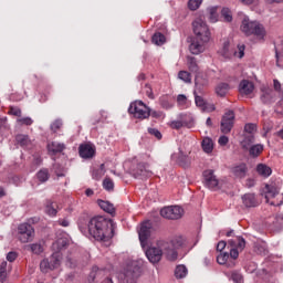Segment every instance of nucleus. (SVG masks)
Here are the masks:
<instances>
[{
    "label": "nucleus",
    "instance_id": "0e129e2a",
    "mask_svg": "<svg viewBox=\"0 0 283 283\" xmlns=\"http://www.w3.org/2000/svg\"><path fill=\"white\" fill-rule=\"evenodd\" d=\"M231 280H233V282L240 283L242 282V274L233 272L231 275Z\"/></svg>",
    "mask_w": 283,
    "mask_h": 283
},
{
    "label": "nucleus",
    "instance_id": "58836bf2",
    "mask_svg": "<svg viewBox=\"0 0 283 283\" xmlns=\"http://www.w3.org/2000/svg\"><path fill=\"white\" fill-rule=\"evenodd\" d=\"M63 127V119L56 118L53 123L50 125V129L53 134H56L61 128Z\"/></svg>",
    "mask_w": 283,
    "mask_h": 283
},
{
    "label": "nucleus",
    "instance_id": "1a4fd4ad",
    "mask_svg": "<svg viewBox=\"0 0 283 283\" xmlns=\"http://www.w3.org/2000/svg\"><path fill=\"white\" fill-rule=\"evenodd\" d=\"M228 244L231 247L229 258L232 260H238L240 258V251H243L244 247H247V241L242 237H235V239H230Z\"/></svg>",
    "mask_w": 283,
    "mask_h": 283
},
{
    "label": "nucleus",
    "instance_id": "a878e982",
    "mask_svg": "<svg viewBox=\"0 0 283 283\" xmlns=\"http://www.w3.org/2000/svg\"><path fill=\"white\" fill-rule=\"evenodd\" d=\"M248 151L251 158H258V156H260V154L264 151V145L262 144L252 145L248 148Z\"/></svg>",
    "mask_w": 283,
    "mask_h": 283
},
{
    "label": "nucleus",
    "instance_id": "5701e85b",
    "mask_svg": "<svg viewBox=\"0 0 283 283\" xmlns=\"http://www.w3.org/2000/svg\"><path fill=\"white\" fill-rule=\"evenodd\" d=\"M65 149V144L59 143V142H52L51 144H48V150L53 156H56V154H61Z\"/></svg>",
    "mask_w": 283,
    "mask_h": 283
},
{
    "label": "nucleus",
    "instance_id": "ddd939ff",
    "mask_svg": "<svg viewBox=\"0 0 283 283\" xmlns=\"http://www.w3.org/2000/svg\"><path fill=\"white\" fill-rule=\"evenodd\" d=\"M233 120H235V113L233 111H228L221 119V132L222 134H231L233 129Z\"/></svg>",
    "mask_w": 283,
    "mask_h": 283
},
{
    "label": "nucleus",
    "instance_id": "052dcab7",
    "mask_svg": "<svg viewBox=\"0 0 283 283\" xmlns=\"http://www.w3.org/2000/svg\"><path fill=\"white\" fill-rule=\"evenodd\" d=\"M263 129H264V136H266L269 134V132H271V129H273V123L272 122H265L263 125Z\"/></svg>",
    "mask_w": 283,
    "mask_h": 283
},
{
    "label": "nucleus",
    "instance_id": "6ab92c4d",
    "mask_svg": "<svg viewBox=\"0 0 283 283\" xmlns=\"http://www.w3.org/2000/svg\"><path fill=\"white\" fill-rule=\"evenodd\" d=\"M189 50L191 54H201V52H205V42L195 38L189 45Z\"/></svg>",
    "mask_w": 283,
    "mask_h": 283
},
{
    "label": "nucleus",
    "instance_id": "a19ab883",
    "mask_svg": "<svg viewBox=\"0 0 283 283\" xmlns=\"http://www.w3.org/2000/svg\"><path fill=\"white\" fill-rule=\"evenodd\" d=\"M208 12H209V21L211 23H216L218 21V7L209 8Z\"/></svg>",
    "mask_w": 283,
    "mask_h": 283
},
{
    "label": "nucleus",
    "instance_id": "774afa93",
    "mask_svg": "<svg viewBox=\"0 0 283 283\" xmlns=\"http://www.w3.org/2000/svg\"><path fill=\"white\" fill-rule=\"evenodd\" d=\"M150 116H151L153 118H160V117L163 116V112H160V111H154V109L150 108Z\"/></svg>",
    "mask_w": 283,
    "mask_h": 283
},
{
    "label": "nucleus",
    "instance_id": "f3484780",
    "mask_svg": "<svg viewBox=\"0 0 283 283\" xmlns=\"http://www.w3.org/2000/svg\"><path fill=\"white\" fill-rule=\"evenodd\" d=\"M78 154L81 158H94V154H96V150L94 149V147H92V145L84 144L80 146Z\"/></svg>",
    "mask_w": 283,
    "mask_h": 283
},
{
    "label": "nucleus",
    "instance_id": "c756f323",
    "mask_svg": "<svg viewBox=\"0 0 283 283\" xmlns=\"http://www.w3.org/2000/svg\"><path fill=\"white\" fill-rule=\"evenodd\" d=\"M201 147L206 154H211V151H213V139L210 137L203 138Z\"/></svg>",
    "mask_w": 283,
    "mask_h": 283
},
{
    "label": "nucleus",
    "instance_id": "f257e3e1",
    "mask_svg": "<svg viewBox=\"0 0 283 283\" xmlns=\"http://www.w3.org/2000/svg\"><path fill=\"white\" fill-rule=\"evenodd\" d=\"M80 231L84 235H91L94 240L107 242L114 238V221L104 217H94L88 220L87 228L83 222L78 223Z\"/></svg>",
    "mask_w": 283,
    "mask_h": 283
},
{
    "label": "nucleus",
    "instance_id": "e2e57ef3",
    "mask_svg": "<svg viewBox=\"0 0 283 283\" xmlns=\"http://www.w3.org/2000/svg\"><path fill=\"white\" fill-rule=\"evenodd\" d=\"M17 258H19V254L17 252H9L7 254L8 262H14V260H17Z\"/></svg>",
    "mask_w": 283,
    "mask_h": 283
},
{
    "label": "nucleus",
    "instance_id": "ea45409f",
    "mask_svg": "<svg viewBox=\"0 0 283 283\" xmlns=\"http://www.w3.org/2000/svg\"><path fill=\"white\" fill-rule=\"evenodd\" d=\"M273 229L275 231H280L283 227V214H276L274 221L272 222Z\"/></svg>",
    "mask_w": 283,
    "mask_h": 283
},
{
    "label": "nucleus",
    "instance_id": "6e6552de",
    "mask_svg": "<svg viewBox=\"0 0 283 283\" xmlns=\"http://www.w3.org/2000/svg\"><path fill=\"white\" fill-rule=\"evenodd\" d=\"M145 253L151 264H158L163 260V255H166L167 259V251L163 249V241H159L157 247L148 248Z\"/></svg>",
    "mask_w": 283,
    "mask_h": 283
},
{
    "label": "nucleus",
    "instance_id": "8fccbe9b",
    "mask_svg": "<svg viewBox=\"0 0 283 283\" xmlns=\"http://www.w3.org/2000/svg\"><path fill=\"white\" fill-rule=\"evenodd\" d=\"M101 273H103V270L98 269V266H93L88 280H92V282H94L98 277V275H101Z\"/></svg>",
    "mask_w": 283,
    "mask_h": 283
},
{
    "label": "nucleus",
    "instance_id": "4be33fe9",
    "mask_svg": "<svg viewBox=\"0 0 283 283\" xmlns=\"http://www.w3.org/2000/svg\"><path fill=\"white\" fill-rule=\"evenodd\" d=\"M242 202L247 208L258 207L259 205L258 199L255 198V193H245L242 197Z\"/></svg>",
    "mask_w": 283,
    "mask_h": 283
},
{
    "label": "nucleus",
    "instance_id": "de8ad7c7",
    "mask_svg": "<svg viewBox=\"0 0 283 283\" xmlns=\"http://www.w3.org/2000/svg\"><path fill=\"white\" fill-rule=\"evenodd\" d=\"M202 6V0H189L188 1V8L189 10L196 11L198 8Z\"/></svg>",
    "mask_w": 283,
    "mask_h": 283
},
{
    "label": "nucleus",
    "instance_id": "603ef678",
    "mask_svg": "<svg viewBox=\"0 0 283 283\" xmlns=\"http://www.w3.org/2000/svg\"><path fill=\"white\" fill-rule=\"evenodd\" d=\"M198 94H201V93L193 94L196 106L197 107H205V105H207V103L205 102V98H202V96H200Z\"/></svg>",
    "mask_w": 283,
    "mask_h": 283
},
{
    "label": "nucleus",
    "instance_id": "393cba45",
    "mask_svg": "<svg viewBox=\"0 0 283 283\" xmlns=\"http://www.w3.org/2000/svg\"><path fill=\"white\" fill-rule=\"evenodd\" d=\"M256 174H259V176H262L263 178H269V176L273 174V170L271 169V167L266 166V164H259L256 166Z\"/></svg>",
    "mask_w": 283,
    "mask_h": 283
},
{
    "label": "nucleus",
    "instance_id": "0eeeda50",
    "mask_svg": "<svg viewBox=\"0 0 283 283\" xmlns=\"http://www.w3.org/2000/svg\"><path fill=\"white\" fill-rule=\"evenodd\" d=\"M129 174L137 180H147V178H151V176H154V172L149 170V164L145 163L133 165L130 167Z\"/></svg>",
    "mask_w": 283,
    "mask_h": 283
},
{
    "label": "nucleus",
    "instance_id": "4c0bfd02",
    "mask_svg": "<svg viewBox=\"0 0 283 283\" xmlns=\"http://www.w3.org/2000/svg\"><path fill=\"white\" fill-rule=\"evenodd\" d=\"M8 279V262L3 261L0 264V282H4Z\"/></svg>",
    "mask_w": 283,
    "mask_h": 283
},
{
    "label": "nucleus",
    "instance_id": "13d9d810",
    "mask_svg": "<svg viewBox=\"0 0 283 283\" xmlns=\"http://www.w3.org/2000/svg\"><path fill=\"white\" fill-rule=\"evenodd\" d=\"M46 213L49 216H53V217L56 216V213H57L56 208H54L52 203H48L46 205Z\"/></svg>",
    "mask_w": 283,
    "mask_h": 283
},
{
    "label": "nucleus",
    "instance_id": "7ed1b4c3",
    "mask_svg": "<svg viewBox=\"0 0 283 283\" xmlns=\"http://www.w3.org/2000/svg\"><path fill=\"white\" fill-rule=\"evenodd\" d=\"M185 245V239L182 237H175L171 241H161V249L167 253V260L169 262H176L178 260V251Z\"/></svg>",
    "mask_w": 283,
    "mask_h": 283
},
{
    "label": "nucleus",
    "instance_id": "7c9ffc66",
    "mask_svg": "<svg viewBox=\"0 0 283 283\" xmlns=\"http://www.w3.org/2000/svg\"><path fill=\"white\" fill-rule=\"evenodd\" d=\"M187 63H188L189 71L192 72L193 74H198V72L200 71V67L198 66V62L196 61V57L188 56Z\"/></svg>",
    "mask_w": 283,
    "mask_h": 283
},
{
    "label": "nucleus",
    "instance_id": "39448f33",
    "mask_svg": "<svg viewBox=\"0 0 283 283\" xmlns=\"http://www.w3.org/2000/svg\"><path fill=\"white\" fill-rule=\"evenodd\" d=\"M193 34L197 41H201V43H209L211 41V31L209 30V25L202 19H196L192 22Z\"/></svg>",
    "mask_w": 283,
    "mask_h": 283
},
{
    "label": "nucleus",
    "instance_id": "3c124183",
    "mask_svg": "<svg viewBox=\"0 0 283 283\" xmlns=\"http://www.w3.org/2000/svg\"><path fill=\"white\" fill-rule=\"evenodd\" d=\"M31 251L35 253V255H41V253H43V245L41 243H33L31 244Z\"/></svg>",
    "mask_w": 283,
    "mask_h": 283
},
{
    "label": "nucleus",
    "instance_id": "680f3d73",
    "mask_svg": "<svg viewBox=\"0 0 283 283\" xmlns=\"http://www.w3.org/2000/svg\"><path fill=\"white\" fill-rule=\"evenodd\" d=\"M271 98H273V97L271 96L270 93H264L263 95H261V101L265 105H268V103H271Z\"/></svg>",
    "mask_w": 283,
    "mask_h": 283
},
{
    "label": "nucleus",
    "instance_id": "e433bc0d",
    "mask_svg": "<svg viewBox=\"0 0 283 283\" xmlns=\"http://www.w3.org/2000/svg\"><path fill=\"white\" fill-rule=\"evenodd\" d=\"M159 105L163 107V109H171V107H174V104H171L167 95L159 98Z\"/></svg>",
    "mask_w": 283,
    "mask_h": 283
},
{
    "label": "nucleus",
    "instance_id": "2f4dec72",
    "mask_svg": "<svg viewBox=\"0 0 283 283\" xmlns=\"http://www.w3.org/2000/svg\"><path fill=\"white\" fill-rule=\"evenodd\" d=\"M36 178L40 182H48L50 180V170L48 168H42L38 171Z\"/></svg>",
    "mask_w": 283,
    "mask_h": 283
},
{
    "label": "nucleus",
    "instance_id": "4d7b16f0",
    "mask_svg": "<svg viewBox=\"0 0 283 283\" xmlns=\"http://www.w3.org/2000/svg\"><path fill=\"white\" fill-rule=\"evenodd\" d=\"M145 90H146V95L148 96V98H150V101H154V98H156V96L154 95V90L151 88V85L145 84Z\"/></svg>",
    "mask_w": 283,
    "mask_h": 283
},
{
    "label": "nucleus",
    "instance_id": "5fc2aeb1",
    "mask_svg": "<svg viewBox=\"0 0 283 283\" xmlns=\"http://www.w3.org/2000/svg\"><path fill=\"white\" fill-rule=\"evenodd\" d=\"M17 123H18V125L30 126V125H32V123H34V120H32L30 117H21V118H18Z\"/></svg>",
    "mask_w": 283,
    "mask_h": 283
},
{
    "label": "nucleus",
    "instance_id": "09e8293b",
    "mask_svg": "<svg viewBox=\"0 0 283 283\" xmlns=\"http://www.w3.org/2000/svg\"><path fill=\"white\" fill-rule=\"evenodd\" d=\"M40 269L42 273H48V271H52L50 265V260L48 259L42 260L40 263Z\"/></svg>",
    "mask_w": 283,
    "mask_h": 283
},
{
    "label": "nucleus",
    "instance_id": "6e6d98bb",
    "mask_svg": "<svg viewBox=\"0 0 283 283\" xmlns=\"http://www.w3.org/2000/svg\"><path fill=\"white\" fill-rule=\"evenodd\" d=\"M148 134H150V136H155L157 140H160L163 138V134L157 128H148Z\"/></svg>",
    "mask_w": 283,
    "mask_h": 283
},
{
    "label": "nucleus",
    "instance_id": "aec40b11",
    "mask_svg": "<svg viewBox=\"0 0 283 283\" xmlns=\"http://www.w3.org/2000/svg\"><path fill=\"white\" fill-rule=\"evenodd\" d=\"M169 127H171V129H182V127H188V129H191V127H193V119H190L189 122L186 119L172 120L169 123Z\"/></svg>",
    "mask_w": 283,
    "mask_h": 283
},
{
    "label": "nucleus",
    "instance_id": "a211bd4d",
    "mask_svg": "<svg viewBox=\"0 0 283 283\" xmlns=\"http://www.w3.org/2000/svg\"><path fill=\"white\" fill-rule=\"evenodd\" d=\"M253 90H255V86L248 80H243L239 84L240 94H244L245 96L253 94Z\"/></svg>",
    "mask_w": 283,
    "mask_h": 283
},
{
    "label": "nucleus",
    "instance_id": "c9c22d12",
    "mask_svg": "<svg viewBox=\"0 0 283 283\" xmlns=\"http://www.w3.org/2000/svg\"><path fill=\"white\" fill-rule=\"evenodd\" d=\"M229 90H230L229 84L221 83L217 86L216 92L218 96L224 97L229 93Z\"/></svg>",
    "mask_w": 283,
    "mask_h": 283
},
{
    "label": "nucleus",
    "instance_id": "864d4df0",
    "mask_svg": "<svg viewBox=\"0 0 283 283\" xmlns=\"http://www.w3.org/2000/svg\"><path fill=\"white\" fill-rule=\"evenodd\" d=\"M218 264H227L229 262V253H223L217 256Z\"/></svg>",
    "mask_w": 283,
    "mask_h": 283
},
{
    "label": "nucleus",
    "instance_id": "79ce46f5",
    "mask_svg": "<svg viewBox=\"0 0 283 283\" xmlns=\"http://www.w3.org/2000/svg\"><path fill=\"white\" fill-rule=\"evenodd\" d=\"M103 176H105V164H102L99 168L93 172V178H95V180H101Z\"/></svg>",
    "mask_w": 283,
    "mask_h": 283
},
{
    "label": "nucleus",
    "instance_id": "cd10ccee",
    "mask_svg": "<svg viewBox=\"0 0 283 283\" xmlns=\"http://www.w3.org/2000/svg\"><path fill=\"white\" fill-rule=\"evenodd\" d=\"M15 142L18 143V145H20V147H30V145H32V140H30V136L23 135V134L17 135Z\"/></svg>",
    "mask_w": 283,
    "mask_h": 283
},
{
    "label": "nucleus",
    "instance_id": "423d86ee",
    "mask_svg": "<svg viewBox=\"0 0 283 283\" xmlns=\"http://www.w3.org/2000/svg\"><path fill=\"white\" fill-rule=\"evenodd\" d=\"M128 112L133 114L134 118H139V120H145L151 116V108L143 101H135L130 103Z\"/></svg>",
    "mask_w": 283,
    "mask_h": 283
},
{
    "label": "nucleus",
    "instance_id": "bf43d9fd",
    "mask_svg": "<svg viewBox=\"0 0 283 283\" xmlns=\"http://www.w3.org/2000/svg\"><path fill=\"white\" fill-rule=\"evenodd\" d=\"M10 114H12V116H18L19 118H21V108L19 107H10Z\"/></svg>",
    "mask_w": 283,
    "mask_h": 283
},
{
    "label": "nucleus",
    "instance_id": "dca6fc26",
    "mask_svg": "<svg viewBox=\"0 0 283 283\" xmlns=\"http://www.w3.org/2000/svg\"><path fill=\"white\" fill-rule=\"evenodd\" d=\"M208 85H209V81L207 78H205L202 75H196L193 94H202V91Z\"/></svg>",
    "mask_w": 283,
    "mask_h": 283
},
{
    "label": "nucleus",
    "instance_id": "49530a36",
    "mask_svg": "<svg viewBox=\"0 0 283 283\" xmlns=\"http://www.w3.org/2000/svg\"><path fill=\"white\" fill-rule=\"evenodd\" d=\"M103 188L105 191H114V181L109 178L103 180Z\"/></svg>",
    "mask_w": 283,
    "mask_h": 283
},
{
    "label": "nucleus",
    "instance_id": "69168bd1",
    "mask_svg": "<svg viewBox=\"0 0 283 283\" xmlns=\"http://www.w3.org/2000/svg\"><path fill=\"white\" fill-rule=\"evenodd\" d=\"M218 143H219V145H221V147H224L226 145L229 144V137L223 135V136L219 137Z\"/></svg>",
    "mask_w": 283,
    "mask_h": 283
},
{
    "label": "nucleus",
    "instance_id": "2eb2a0df",
    "mask_svg": "<svg viewBox=\"0 0 283 283\" xmlns=\"http://www.w3.org/2000/svg\"><path fill=\"white\" fill-rule=\"evenodd\" d=\"M231 174L234 176V178H247V174H249V167L247 164L241 163L231 168Z\"/></svg>",
    "mask_w": 283,
    "mask_h": 283
},
{
    "label": "nucleus",
    "instance_id": "bb28decb",
    "mask_svg": "<svg viewBox=\"0 0 283 283\" xmlns=\"http://www.w3.org/2000/svg\"><path fill=\"white\" fill-rule=\"evenodd\" d=\"M97 205L98 207H101L103 209V211H105L106 213H115L116 208H114V205L111 203L109 201H105V200H97Z\"/></svg>",
    "mask_w": 283,
    "mask_h": 283
},
{
    "label": "nucleus",
    "instance_id": "a18cd8bd",
    "mask_svg": "<svg viewBox=\"0 0 283 283\" xmlns=\"http://www.w3.org/2000/svg\"><path fill=\"white\" fill-rule=\"evenodd\" d=\"M255 132H258V125L251 123L245 124L243 134H251L252 136H255Z\"/></svg>",
    "mask_w": 283,
    "mask_h": 283
},
{
    "label": "nucleus",
    "instance_id": "c85d7f7f",
    "mask_svg": "<svg viewBox=\"0 0 283 283\" xmlns=\"http://www.w3.org/2000/svg\"><path fill=\"white\" fill-rule=\"evenodd\" d=\"M266 192H265V200L266 202H270L269 200L271 198H275L276 196H280V189L274 186H266Z\"/></svg>",
    "mask_w": 283,
    "mask_h": 283
},
{
    "label": "nucleus",
    "instance_id": "f8f14e48",
    "mask_svg": "<svg viewBox=\"0 0 283 283\" xmlns=\"http://www.w3.org/2000/svg\"><path fill=\"white\" fill-rule=\"evenodd\" d=\"M154 227L149 221H144L138 229L139 242L143 249L147 247L149 238H151V230Z\"/></svg>",
    "mask_w": 283,
    "mask_h": 283
},
{
    "label": "nucleus",
    "instance_id": "412c9836",
    "mask_svg": "<svg viewBox=\"0 0 283 283\" xmlns=\"http://www.w3.org/2000/svg\"><path fill=\"white\" fill-rule=\"evenodd\" d=\"M220 52L223 59H231V56H235V54H238V52L231 48V43L228 40L223 42V46Z\"/></svg>",
    "mask_w": 283,
    "mask_h": 283
},
{
    "label": "nucleus",
    "instance_id": "c03bdc74",
    "mask_svg": "<svg viewBox=\"0 0 283 283\" xmlns=\"http://www.w3.org/2000/svg\"><path fill=\"white\" fill-rule=\"evenodd\" d=\"M178 78H180V81H184V83H191V73L187 71H180L178 73Z\"/></svg>",
    "mask_w": 283,
    "mask_h": 283
},
{
    "label": "nucleus",
    "instance_id": "37998d69",
    "mask_svg": "<svg viewBox=\"0 0 283 283\" xmlns=\"http://www.w3.org/2000/svg\"><path fill=\"white\" fill-rule=\"evenodd\" d=\"M221 17H223L227 23H231L233 21V15H231V10H229V8H223L221 10Z\"/></svg>",
    "mask_w": 283,
    "mask_h": 283
},
{
    "label": "nucleus",
    "instance_id": "b1692460",
    "mask_svg": "<svg viewBox=\"0 0 283 283\" xmlns=\"http://www.w3.org/2000/svg\"><path fill=\"white\" fill-rule=\"evenodd\" d=\"M255 143V135L243 134V139L241 140V147L244 150H249L250 147Z\"/></svg>",
    "mask_w": 283,
    "mask_h": 283
},
{
    "label": "nucleus",
    "instance_id": "473e14b6",
    "mask_svg": "<svg viewBox=\"0 0 283 283\" xmlns=\"http://www.w3.org/2000/svg\"><path fill=\"white\" fill-rule=\"evenodd\" d=\"M48 260L51 266V271H54V269H59V266H61V260L59 259V254L53 253Z\"/></svg>",
    "mask_w": 283,
    "mask_h": 283
},
{
    "label": "nucleus",
    "instance_id": "20e7f679",
    "mask_svg": "<svg viewBox=\"0 0 283 283\" xmlns=\"http://www.w3.org/2000/svg\"><path fill=\"white\" fill-rule=\"evenodd\" d=\"M143 275V268L138 261H132L126 264L124 271L122 272V280L127 283L138 282V277Z\"/></svg>",
    "mask_w": 283,
    "mask_h": 283
},
{
    "label": "nucleus",
    "instance_id": "338daca9",
    "mask_svg": "<svg viewBox=\"0 0 283 283\" xmlns=\"http://www.w3.org/2000/svg\"><path fill=\"white\" fill-rule=\"evenodd\" d=\"M57 224H60V227H70V219L67 218L59 219Z\"/></svg>",
    "mask_w": 283,
    "mask_h": 283
},
{
    "label": "nucleus",
    "instance_id": "9b49d317",
    "mask_svg": "<svg viewBox=\"0 0 283 283\" xmlns=\"http://www.w3.org/2000/svg\"><path fill=\"white\" fill-rule=\"evenodd\" d=\"M19 240L23 244L34 240V228L30 223H22L18 227Z\"/></svg>",
    "mask_w": 283,
    "mask_h": 283
},
{
    "label": "nucleus",
    "instance_id": "f03ea898",
    "mask_svg": "<svg viewBox=\"0 0 283 283\" xmlns=\"http://www.w3.org/2000/svg\"><path fill=\"white\" fill-rule=\"evenodd\" d=\"M241 31L247 34V36L254 34L260 41H264V38L266 36V29H264V25L258 21H251L249 18L242 20Z\"/></svg>",
    "mask_w": 283,
    "mask_h": 283
},
{
    "label": "nucleus",
    "instance_id": "f704fd0d",
    "mask_svg": "<svg viewBox=\"0 0 283 283\" xmlns=\"http://www.w3.org/2000/svg\"><path fill=\"white\" fill-rule=\"evenodd\" d=\"M187 266L185 265H178L175 270V276L177 277V280H182L184 277H187Z\"/></svg>",
    "mask_w": 283,
    "mask_h": 283
},
{
    "label": "nucleus",
    "instance_id": "4468645a",
    "mask_svg": "<svg viewBox=\"0 0 283 283\" xmlns=\"http://www.w3.org/2000/svg\"><path fill=\"white\" fill-rule=\"evenodd\" d=\"M203 185L208 189H213V190L218 189V187L220 185V180H218V177L216 176L213 170H205L203 171Z\"/></svg>",
    "mask_w": 283,
    "mask_h": 283
},
{
    "label": "nucleus",
    "instance_id": "72a5a7b5",
    "mask_svg": "<svg viewBox=\"0 0 283 283\" xmlns=\"http://www.w3.org/2000/svg\"><path fill=\"white\" fill-rule=\"evenodd\" d=\"M165 41H167V39L165 38V34L160 32L155 33L151 38V42L155 45H165Z\"/></svg>",
    "mask_w": 283,
    "mask_h": 283
},
{
    "label": "nucleus",
    "instance_id": "9d476101",
    "mask_svg": "<svg viewBox=\"0 0 283 283\" xmlns=\"http://www.w3.org/2000/svg\"><path fill=\"white\" fill-rule=\"evenodd\" d=\"M185 210L179 206H168L160 210V216L166 218V220H180Z\"/></svg>",
    "mask_w": 283,
    "mask_h": 283
}]
</instances>
